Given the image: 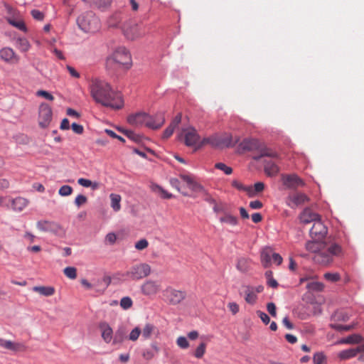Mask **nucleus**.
<instances>
[{
  "mask_svg": "<svg viewBox=\"0 0 364 364\" xmlns=\"http://www.w3.org/2000/svg\"><path fill=\"white\" fill-rule=\"evenodd\" d=\"M182 136H183L185 144L188 146L196 145L200 139L196 130L193 127L183 129L180 137Z\"/></svg>",
  "mask_w": 364,
  "mask_h": 364,
  "instance_id": "obj_16",
  "label": "nucleus"
},
{
  "mask_svg": "<svg viewBox=\"0 0 364 364\" xmlns=\"http://www.w3.org/2000/svg\"><path fill=\"white\" fill-rule=\"evenodd\" d=\"M279 171V168L277 164L273 162L268 161L264 164V172L270 177L275 176Z\"/></svg>",
  "mask_w": 364,
  "mask_h": 364,
  "instance_id": "obj_31",
  "label": "nucleus"
},
{
  "mask_svg": "<svg viewBox=\"0 0 364 364\" xmlns=\"http://www.w3.org/2000/svg\"><path fill=\"white\" fill-rule=\"evenodd\" d=\"M122 31L125 37L132 41L141 38L145 34L144 29L134 22L125 23L122 27Z\"/></svg>",
  "mask_w": 364,
  "mask_h": 364,
  "instance_id": "obj_8",
  "label": "nucleus"
},
{
  "mask_svg": "<svg viewBox=\"0 0 364 364\" xmlns=\"http://www.w3.org/2000/svg\"><path fill=\"white\" fill-rule=\"evenodd\" d=\"M250 190L252 191L250 195H247L249 197H254L257 193H261L264 189V184L262 182H257L256 183L254 186H249Z\"/></svg>",
  "mask_w": 364,
  "mask_h": 364,
  "instance_id": "obj_40",
  "label": "nucleus"
},
{
  "mask_svg": "<svg viewBox=\"0 0 364 364\" xmlns=\"http://www.w3.org/2000/svg\"><path fill=\"white\" fill-rule=\"evenodd\" d=\"M141 333V329L136 326L130 332L128 338L132 341H136L138 340L140 334Z\"/></svg>",
  "mask_w": 364,
  "mask_h": 364,
  "instance_id": "obj_47",
  "label": "nucleus"
},
{
  "mask_svg": "<svg viewBox=\"0 0 364 364\" xmlns=\"http://www.w3.org/2000/svg\"><path fill=\"white\" fill-rule=\"evenodd\" d=\"M132 65L130 52L124 46H118L106 59V67L109 70L129 69Z\"/></svg>",
  "mask_w": 364,
  "mask_h": 364,
  "instance_id": "obj_3",
  "label": "nucleus"
},
{
  "mask_svg": "<svg viewBox=\"0 0 364 364\" xmlns=\"http://www.w3.org/2000/svg\"><path fill=\"white\" fill-rule=\"evenodd\" d=\"M181 114L178 113L171 122L170 125L164 130L163 139L169 138L173 133L175 128L181 123Z\"/></svg>",
  "mask_w": 364,
  "mask_h": 364,
  "instance_id": "obj_25",
  "label": "nucleus"
},
{
  "mask_svg": "<svg viewBox=\"0 0 364 364\" xmlns=\"http://www.w3.org/2000/svg\"><path fill=\"white\" fill-rule=\"evenodd\" d=\"M179 177L192 191H201L203 190V186L196 181L195 177L192 174L181 173L179 174Z\"/></svg>",
  "mask_w": 364,
  "mask_h": 364,
  "instance_id": "obj_18",
  "label": "nucleus"
},
{
  "mask_svg": "<svg viewBox=\"0 0 364 364\" xmlns=\"http://www.w3.org/2000/svg\"><path fill=\"white\" fill-rule=\"evenodd\" d=\"M283 185L290 189H296L304 186V181L296 174H285L282 176Z\"/></svg>",
  "mask_w": 364,
  "mask_h": 364,
  "instance_id": "obj_13",
  "label": "nucleus"
},
{
  "mask_svg": "<svg viewBox=\"0 0 364 364\" xmlns=\"http://www.w3.org/2000/svg\"><path fill=\"white\" fill-rule=\"evenodd\" d=\"M73 193V188L70 186L65 185L60 188L58 191L59 195L61 196H68Z\"/></svg>",
  "mask_w": 364,
  "mask_h": 364,
  "instance_id": "obj_53",
  "label": "nucleus"
},
{
  "mask_svg": "<svg viewBox=\"0 0 364 364\" xmlns=\"http://www.w3.org/2000/svg\"><path fill=\"white\" fill-rule=\"evenodd\" d=\"M156 329V328L154 325L149 323H146V325L144 326L143 329L141 330L142 337L145 340L150 338V337L154 333Z\"/></svg>",
  "mask_w": 364,
  "mask_h": 364,
  "instance_id": "obj_37",
  "label": "nucleus"
},
{
  "mask_svg": "<svg viewBox=\"0 0 364 364\" xmlns=\"http://www.w3.org/2000/svg\"><path fill=\"white\" fill-rule=\"evenodd\" d=\"M0 58L4 61L9 63H17L19 61V57L12 48L9 47L0 50Z\"/></svg>",
  "mask_w": 364,
  "mask_h": 364,
  "instance_id": "obj_20",
  "label": "nucleus"
},
{
  "mask_svg": "<svg viewBox=\"0 0 364 364\" xmlns=\"http://www.w3.org/2000/svg\"><path fill=\"white\" fill-rule=\"evenodd\" d=\"M164 296L169 304L177 305L186 299V293L169 287L164 291Z\"/></svg>",
  "mask_w": 364,
  "mask_h": 364,
  "instance_id": "obj_9",
  "label": "nucleus"
},
{
  "mask_svg": "<svg viewBox=\"0 0 364 364\" xmlns=\"http://www.w3.org/2000/svg\"><path fill=\"white\" fill-rule=\"evenodd\" d=\"M117 240V236L113 232L108 233L105 237V241L110 245H113Z\"/></svg>",
  "mask_w": 364,
  "mask_h": 364,
  "instance_id": "obj_63",
  "label": "nucleus"
},
{
  "mask_svg": "<svg viewBox=\"0 0 364 364\" xmlns=\"http://www.w3.org/2000/svg\"><path fill=\"white\" fill-rule=\"evenodd\" d=\"M6 21L10 25L19 29L20 31H22L23 32L27 31L26 24L22 19H16L14 18L9 17L6 18Z\"/></svg>",
  "mask_w": 364,
  "mask_h": 364,
  "instance_id": "obj_32",
  "label": "nucleus"
},
{
  "mask_svg": "<svg viewBox=\"0 0 364 364\" xmlns=\"http://www.w3.org/2000/svg\"><path fill=\"white\" fill-rule=\"evenodd\" d=\"M124 338H125L124 332L123 331L119 330L116 332L114 337L112 338L113 344L116 345L118 343H121L124 341Z\"/></svg>",
  "mask_w": 364,
  "mask_h": 364,
  "instance_id": "obj_49",
  "label": "nucleus"
},
{
  "mask_svg": "<svg viewBox=\"0 0 364 364\" xmlns=\"http://www.w3.org/2000/svg\"><path fill=\"white\" fill-rule=\"evenodd\" d=\"M323 277L326 280L332 282H338L341 279V276L338 273L327 272L324 274Z\"/></svg>",
  "mask_w": 364,
  "mask_h": 364,
  "instance_id": "obj_54",
  "label": "nucleus"
},
{
  "mask_svg": "<svg viewBox=\"0 0 364 364\" xmlns=\"http://www.w3.org/2000/svg\"><path fill=\"white\" fill-rule=\"evenodd\" d=\"M16 46L21 52L26 53L30 49L31 44L26 38H18L16 41Z\"/></svg>",
  "mask_w": 364,
  "mask_h": 364,
  "instance_id": "obj_33",
  "label": "nucleus"
},
{
  "mask_svg": "<svg viewBox=\"0 0 364 364\" xmlns=\"http://www.w3.org/2000/svg\"><path fill=\"white\" fill-rule=\"evenodd\" d=\"M215 167L219 170L224 171V173L227 175H230L232 173V168L230 166H226L223 163H217L215 164Z\"/></svg>",
  "mask_w": 364,
  "mask_h": 364,
  "instance_id": "obj_55",
  "label": "nucleus"
},
{
  "mask_svg": "<svg viewBox=\"0 0 364 364\" xmlns=\"http://www.w3.org/2000/svg\"><path fill=\"white\" fill-rule=\"evenodd\" d=\"M203 144H210L215 147L229 146L231 144V139L228 136H222L218 135L211 136L204 139Z\"/></svg>",
  "mask_w": 364,
  "mask_h": 364,
  "instance_id": "obj_15",
  "label": "nucleus"
},
{
  "mask_svg": "<svg viewBox=\"0 0 364 364\" xmlns=\"http://www.w3.org/2000/svg\"><path fill=\"white\" fill-rule=\"evenodd\" d=\"M78 184L83 187H92L93 190L96 189L98 187L97 183H92L90 180L80 178L77 180Z\"/></svg>",
  "mask_w": 364,
  "mask_h": 364,
  "instance_id": "obj_44",
  "label": "nucleus"
},
{
  "mask_svg": "<svg viewBox=\"0 0 364 364\" xmlns=\"http://www.w3.org/2000/svg\"><path fill=\"white\" fill-rule=\"evenodd\" d=\"M32 17L38 21H43L44 18V14L39 10L33 9L31 11Z\"/></svg>",
  "mask_w": 364,
  "mask_h": 364,
  "instance_id": "obj_58",
  "label": "nucleus"
},
{
  "mask_svg": "<svg viewBox=\"0 0 364 364\" xmlns=\"http://www.w3.org/2000/svg\"><path fill=\"white\" fill-rule=\"evenodd\" d=\"M122 21L119 14H114L108 19V25L109 27H117Z\"/></svg>",
  "mask_w": 364,
  "mask_h": 364,
  "instance_id": "obj_41",
  "label": "nucleus"
},
{
  "mask_svg": "<svg viewBox=\"0 0 364 364\" xmlns=\"http://www.w3.org/2000/svg\"><path fill=\"white\" fill-rule=\"evenodd\" d=\"M326 360L325 355L321 352L316 353L313 356L314 364H324Z\"/></svg>",
  "mask_w": 364,
  "mask_h": 364,
  "instance_id": "obj_46",
  "label": "nucleus"
},
{
  "mask_svg": "<svg viewBox=\"0 0 364 364\" xmlns=\"http://www.w3.org/2000/svg\"><path fill=\"white\" fill-rule=\"evenodd\" d=\"M124 135H126L128 138L133 140L134 141L139 142L140 141L139 135L135 134L134 132L131 130H120Z\"/></svg>",
  "mask_w": 364,
  "mask_h": 364,
  "instance_id": "obj_51",
  "label": "nucleus"
},
{
  "mask_svg": "<svg viewBox=\"0 0 364 364\" xmlns=\"http://www.w3.org/2000/svg\"><path fill=\"white\" fill-rule=\"evenodd\" d=\"M306 288L312 291H321L324 288V285L320 282L311 281L307 283Z\"/></svg>",
  "mask_w": 364,
  "mask_h": 364,
  "instance_id": "obj_39",
  "label": "nucleus"
},
{
  "mask_svg": "<svg viewBox=\"0 0 364 364\" xmlns=\"http://www.w3.org/2000/svg\"><path fill=\"white\" fill-rule=\"evenodd\" d=\"M84 1L90 4L92 6L101 10L105 11L108 9L112 5V0H83Z\"/></svg>",
  "mask_w": 364,
  "mask_h": 364,
  "instance_id": "obj_26",
  "label": "nucleus"
},
{
  "mask_svg": "<svg viewBox=\"0 0 364 364\" xmlns=\"http://www.w3.org/2000/svg\"><path fill=\"white\" fill-rule=\"evenodd\" d=\"M133 301L129 296L123 297L120 301V306L123 309H129L132 306Z\"/></svg>",
  "mask_w": 364,
  "mask_h": 364,
  "instance_id": "obj_48",
  "label": "nucleus"
},
{
  "mask_svg": "<svg viewBox=\"0 0 364 364\" xmlns=\"http://www.w3.org/2000/svg\"><path fill=\"white\" fill-rule=\"evenodd\" d=\"M161 289L160 282L151 279L146 280L141 287L144 295L152 296L156 294Z\"/></svg>",
  "mask_w": 364,
  "mask_h": 364,
  "instance_id": "obj_17",
  "label": "nucleus"
},
{
  "mask_svg": "<svg viewBox=\"0 0 364 364\" xmlns=\"http://www.w3.org/2000/svg\"><path fill=\"white\" fill-rule=\"evenodd\" d=\"M64 274L69 279H75L77 277V269L73 267H67L63 270Z\"/></svg>",
  "mask_w": 364,
  "mask_h": 364,
  "instance_id": "obj_45",
  "label": "nucleus"
},
{
  "mask_svg": "<svg viewBox=\"0 0 364 364\" xmlns=\"http://www.w3.org/2000/svg\"><path fill=\"white\" fill-rule=\"evenodd\" d=\"M272 250L269 247L263 249L261 252V262L264 267H268L272 264Z\"/></svg>",
  "mask_w": 364,
  "mask_h": 364,
  "instance_id": "obj_29",
  "label": "nucleus"
},
{
  "mask_svg": "<svg viewBox=\"0 0 364 364\" xmlns=\"http://www.w3.org/2000/svg\"><path fill=\"white\" fill-rule=\"evenodd\" d=\"M101 336L106 343H109L113 338V331L107 322H101L99 324Z\"/></svg>",
  "mask_w": 364,
  "mask_h": 364,
  "instance_id": "obj_22",
  "label": "nucleus"
},
{
  "mask_svg": "<svg viewBox=\"0 0 364 364\" xmlns=\"http://www.w3.org/2000/svg\"><path fill=\"white\" fill-rule=\"evenodd\" d=\"M206 345L205 343H201L196 348L194 355L197 358H201L205 353Z\"/></svg>",
  "mask_w": 364,
  "mask_h": 364,
  "instance_id": "obj_50",
  "label": "nucleus"
},
{
  "mask_svg": "<svg viewBox=\"0 0 364 364\" xmlns=\"http://www.w3.org/2000/svg\"><path fill=\"white\" fill-rule=\"evenodd\" d=\"M309 201V198L306 194L299 192L289 194L286 198V203L291 208H295Z\"/></svg>",
  "mask_w": 364,
  "mask_h": 364,
  "instance_id": "obj_12",
  "label": "nucleus"
},
{
  "mask_svg": "<svg viewBox=\"0 0 364 364\" xmlns=\"http://www.w3.org/2000/svg\"><path fill=\"white\" fill-rule=\"evenodd\" d=\"M87 199V197L83 195H78L75 199V204L80 207L82 205L86 203Z\"/></svg>",
  "mask_w": 364,
  "mask_h": 364,
  "instance_id": "obj_59",
  "label": "nucleus"
},
{
  "mask_svg": "<svg viewBox=\"0 0 364 364\" xmlns=\"http://www.w3.org/2000/svg\"><path fill=\"white\" fill-rule=\"evenodd\" d=\"M149 119L146 120V126L152 129L161 128L165 122V117L163 113H158L155 116H150Z\"/></svg>",
  "mask_w": 364,
  "mask_h": 364,
  "instance_id": "obj_21",
  "label": "nucleus"
},
{
  "mask_svg": "<svg viewBox=\"0 0 364 364\" xmlns=\"http://www.w3.org/2000/svg\"><path fill=\"white\" fill-rule=\"evenodd\" d=\"M267 309L269 314L273 316L276 317L277 312H276V306L274 303H268L267 305Z\"/></svg>",
  "mask_w": 364,
  "mask_h": 364,
  "instance_id": "obj_61",
  "label": "nucleus"
},
{
  "mask_svg": "<svg viewBox=\"0 0 364 364\" xmlns=\"http://www.w3.org/2000/svg\"><path fill=\"white\" fill-rule=\"evenodd\" d=\"M90 90L94 100L102 106L119 109L124 105L120 93L114 91L110 85L104 80H92L90 85Z\"/></svg>",
  "mask_w": 364,
  "mask_h": 364,
  "instance_id": "obj_1",
  "label": "nucleus"
},
{
  "mask_svg": "<svg viewBox=\"0 0 364 364\" xmlns=\"http://www.w3.org/2000/svg\"><path fill=\"white\" fill-rule=\"evenodd\" d=\"M0 347L15 352L22 351L26 349V346L21 343H14L1 338H0Z\"/></svg>",
  "mask_w": 364,
  "mask_h": 364,
  "instance_id": "obj_23",
  "label": "nucleus"
},
{
  "mask_svg": "<svg viewBox=\"0 0 364 364\" xmlns=\"http://www.w3.org/2000/svg\"><path fill=\"white\" fill-rule=\"evenodd\" d=\"M77 23L80 29L90 33L97 31L100 26L99 18L92 11H87L80 15L77 18Z\"/></svg>",
  "mask_w": 364,
  "mask_h": 364,
  "instance_id": "obj_4",
  "label": "nucleus"
},
{
  "mask_svg": "<svg viewBox=\"0 0 364 364\" xmlns=\"http://www.w3.org/2000/svg\"><path fill=\"white\" fill-rule=\"evenodd\" d=\"M245 300L247 304H255L257 299V295L253 291L252 286H245Z\"/></svg>",
  "mask_w": 364,
  "mask_h": 364,
  "instance_id": "obj_27",
  "label": "nucleus"
},
{
  "mask_svg": "<svg viewBox=\"0 0 364 364\" xmlns=\"http://www.w3.org/2000/svg\"><path fill=\"white\" fill-rule=\"evenodd\" d=\"M363 341V338L361 336L358 334H353L345 338L341 339L338 341V343H345V344H353V343H359Z\"/></svg>",
  "mask_w": 364,
  "mask_h": 364,
  "instance_id": "obj_36",
  "label": "nucleus"
},
{
  "mask_svg": "<svg viewBox=\"0 0 364 364\" xmlns=\"http://www.w3.org/2000/svg\"><path fill=\"white\" fill-rule=\"evenodd\" d=\"M359 353L358 346L355 348H350L342 350L339 353L338 357L342 360L355 357Z\"/></svg>",
  "mask_w": 364,
  "mask_h": 364,
  "instance_id": "obj_35",
  "label": "nucleus"
},
{
  "mask_svg": "<svg viewBox=\"0 0 364 364\" xmlns=\"http://www.w3.org/2000/svg\"><path fill=\"white\" fill-rule=\"evenodd\" d=\"M28 201L22 197H17L11 200V207L16 211H22L27 205Z\"/></svg>",
  "mask_w": 364,
  "mask_h": 364,
  "instance_id": "obj_28",
  "label": "nucleus"
},
{
  "mask_svg": "<svg viewBox=\"0 0 364 364\" xmlns=\"http://www.w3.org/2000/svg\"><path fill=\"white\" fill-rule=\"evenodd\" d=\"M228 307L234 315L238 313L240 309L239 305L235 302H230L228 305Z\"/></svg>",
  "mask_w": 364,
  "mask_h": 364,
  "instance_id": "obj_60",
  "label": "nucleus"
},
{
  "mask_svg": "<svg viewBox=\"0 0 364 364\" xmlns=\"http://www.w3.org/2000/svg\"><path fill=\"white\" fill-rule=\"evenodd\" d=\"M149 119V115L145 112H139L131 114L127 118L129 124L135 127H139L146 124V120Z\"/></svg>",
  "mask_w": 364,
  "mask_h": 364,
  "instance_id": "obj_19",
  "label": "nucleus"
},
{
  "mask_svg": "<svg viewBox=\"0 0 364 364\" xmlns=\"http://www.w3.org/2000/svg\"><path fill=\"white\" fill-rule=\"evenodd\" d=\"M335 323L330 324L331 328L338 331H348L354 328L353 325H341L336 322L347 321L349 319L348 314L344 311H338L335 312L332 317Z\"/></svg>",
  "mask_w": 364,
  "mask_h": 364,
  "instance_id": "obj_10",
  "label": "nucleus"
},
{
  "mask_svg": "<svg viewBox=\"0 0 364 364\" xmlns=\"http://www.w3.org/2000/svg\"><path fill=\"white\" fill-rule=\"evenodd\" d=\"M33 291L45 296H50L55 294V289L52 287L36 286Z\"/></svg>",
  "mask_w": 364,
  "mask_h": 364,
  "instance_id": "obj_30",
  "label": "nucleus"
},
{
  "mask_svg": "<svg viewBox=\"0 0 364 364\" xmlns=\"http://www.w3.org/2000/svg\"><path fill=\"white\" fill-rule=\"evenodd\" d=\"M220 221L231 225H236L237 224V218L230 214H225L224 216L221 217Z\"/></svg>",
  "mask_w": 364,
  "mask_h": 364,
  "instance_id": "obj_42",
  "label": "nucleus"
},
{
  "mask_svg": "<svg viewBox=\"0 0 364 364\" xmlns=\"http://www.w3.org/2000/svg\"><path fill=\"white\" fill-rule=\"evenodd\" d=\"M282 257L278 253L273 252L272 256V262L275 263L277 265H279L282 262Z\"/></svg>",
  "mask_w": 364,
  "mask_h": 364,
  "instance_id": "obj_64",
  "label": "nucleus"
},
{
  "mask_svg": "<svg viewBox=\"0 0 364 364\" xmlns=\"http://www.w3.org/2000/svg\"><path fill=\"white\" fill-rule=\"evenodd\" d=\"M320 218L319 215L312 211L310 208H305L300 215V220L301 223L307 224L311 222L315 223Z\"/></svg>",
  "mask_w": 364,
  "mask_h": 364,
  "instance_id": "obj_24",
  "label": "nucleus"
},
{
  "mask_svg": "<svg viewBox=\"0 0 364 364\" xmlns=\"http://www.w3.org/2000/svg\"><path fill=\"white\" fill-rule=\"evenodd\" d=\"M37 228L42 232H48L58 236L65 235V230L58 223L50 220H39L36 223Z\"/></svg>",
  "mask_w": 364,
  "mask_h": 364,
  "instance_id": "obj_7",
  "label": "nucleus"
},
{
  "mask_svg": "<svg viewBox=\"0 0 364 364\" xmlns=\"http://www.w3.org/2000/svg\"><path fill=\"white\" fill-rule=\"evenodd\" d=\"M327 234L326 227L321 223V218L314 223L312 228L310 230V235L314 241H317L323 239Z\"/></svg>",
  "mask_w": 364,
  "mask_h": 364,
  "instance_id": "obj_14",
  "label": "nucleus"
},
{
  "mask_svg": "<svg viewBox=\"0 0 364 364\" xmlns=\"http://www.w3.org/2000/svg\"><path fill=\"white\" fill-rule=\"evenodd\" d=\"M71 128L75 133L78 134H82V132L84 131L83 127L77 123H73L71 124Z\"/></svg>",
  "mask_w": 364,
  "mask_h": 364,
  "instance_id": "obj_62",
  "label": "nucleus"
},
{
  "mask_svg": "<svg viewBox=\"0 0 364 364\" xmlns=\"http://www.w3.org/2000/svg\"><path fill=\"white\" fill-rule=\"evenodd\" d=\"M149 245V242L146 239H141L135 243V248L138 250H143Z\"/></svg>",
  "mask_w": 364,
  "mask_h": 364,
  "instance_id": "obj_57",
  "label": "nucleus"
},
{
  "mask_svg": "<svg viewBox=\"0 0 364 364\" xmlns=\"http://www.w3.org/2000/svg\"><path fill=\"white\" fill-rule=\"evenodd\" d=\"M242 149L247 151L259 150L260 154L255 156V160H259L262 156L277 157V154L270 149L263 146L262 143L255 139H245L242 143Z\"/></svg>",
  "mask_w": 364,
  "mask_h": 364,
  "instance_id": "obj_5",
  "label": "nucleus"
},
{
  "mask_svg": "<svg viewBox=\"0 0 364 364\" xmlns=\"http://www.w3.org/2000/svg\"><path fill=\"white\" fill-rule=\"evenodd\" d=\"M305 247L306 250L314 253V261L322 266L330 265L335 258L343 255L342 247L333 241L325 242L308 241Z\"/></svg>",
  "mask_w": 364,
  "mask_h": 364,
  "instance_id": "obj_2",
  "label": "nucleus"
},
{
  "mask_svg": "<svg viewBox=\"0 0 364 364\" xmlns=\"http://www.w3.org/2000/svg\"><path fill=\"white\" fill-rule=\"evenodd\" d=\"M36 95L38 97H42L49 101L54 100V97L50 92L46 90H41L37 91Z\"/></svg>",
  "mask_w": 364,
  "mask_h": 364,
  "instance_id": "obj_56",
  "label": "nucleus"
},
{
  "mask_svg": "<svg viewBox=\"0 0 364 364\" xmlns=\"http://www.w3.org/2000/svg\"><path fill=\"white\" fill-rule=\"evenodd\" d=\"M151 267L146 263H139L132 266L125 273V275L132 280H139L148 277L151 274Z\"/></svg>",
  "mask_w": 364,
  "mask_h": 364,
  "instance_id": "obj_6",
  "label": "nucleus"
},
{
  "mask_svg": "<svg viewBox=\"0 0 364 364\" xmlns=\"http://www.w3.org/2000/svg\"><path fill=\"white\" fill-rule=\"evenodd\" d=\"M110 200H111V207L115 212H118L121 209L120 202L122 200L121 196L119 194L111 193L109 195Z\"/></svg>",
  "mask_w": 364,
  "mask_h": 364,
  "instance_id": "obj_34",
  "label": "nucleus"
},
{
  "mask_svg": "<svg viewBox=\"0 0 364 364\" xmlns=\"http://www.w3.org/2000/svg\"><path fill=\"white\" fill-rule=\"evenodd\" d=\"M151 188L153 191L160 193L161 196L163 198L170 199L173 197V196L171 193H168L166 191H165L163 188H161L157 184H152L151 186Z\"/></svg>",
  "mask_w": 364,
  "mask_h": 364,
  "instance_id": "obj_38",
  "label": "nucleus"
},
{
  "mask_svg": "<svg viewBox=\"0 0 364 364\" xmlns=\"http://www.w3.org/2000/svg\"><path fill=\"white\" fill-rule=\"evenodd\" d=\"M52 119L51 107L46 103H41L38 110V123L43 128L47 127Z\"/></svg>",
  "mask_w": 364,
  "mask_h": 364,
  "instance_id": "obj_11",
  "label": "nucleus"
},
{
  "mask_svg": "<svg viewBox=\"0 0 364 364\" xmlns=\"http://www.w3.org/2000/svg\"><path fill=\"white\" fill-rule=\"evenodd\" d=\"M176 344L179 348L182 349H186L189 347V342L184 336H179L176 339Z\"/></svg>",
  "mask_w": 364,
  "mask_h": 364,
  "instance_id": "obj_52",
  "label": "nucleus"
},
{
  "mask_svg": "<svg viewBox=\"0 0 364 364\" xmlns=\"http://www.w3.org/2000/svg\"><path fill=\"white\" fill-rule=\"evenodd\" d=\"M232 186L237 188L239 191H245L247 195L251 194V190L250 187L244 186L241 182L237 180H234L232 182Z\"/></svg>",
  "mask_w": 364,
  "mask_h": 364,
  "instance_id": "obj_43",
  "label": "nucleus"
}]
</instances>
